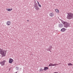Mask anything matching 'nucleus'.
Segmentation results:
<instances>
[{
	"label": "nucleus",
	"mask_w": 73,
	"mask_h": 73,
	"mask_svg": "<svg viewBox=\"0 0 73 73\" xmlns=\"http://www.w3.org/2000/svg\"><path fill=\"white\" fill-rule=\"evenodd\" d=\"M0 53L2 56H5L6 54V52L5 50L0 48Z\"/></svg>",
	"instance_id": "1"
},
{
	"label": "nucleus",
	"mask_w": 73,
	"mask_h": 73,
	"mask_svg": "<svg viewBox=\"0 0 73 73\" xmlns=\"http://www.w3.org/2000/svg\"><path fill=\"white\" fill-rule=\"evenodd\" d=\"M73 14L72 13H68V15L67 16V18L68 19L70 20L73 18Z\"/></svg>",
	"instance_id": "2"
},
{
	"label": "nucleus",
	"mask_w": 73,
	"mask_h": 73,
	"mask_svg": "<svg viewBox=\"0 0 73 73\" xmlns=\"http://www.w3.org/2000/svg\"><path fill=\"white\" fill-rule=\"evenodd\" d=\"M61 21L62 23L64 24V27H65V28H68L69 26V23L66 22H64L63 21Z\"/></svg>",
	"instance_id": "3"
},
{
	"label": "nucleus",
	"mask_w": 73,
	"mask_h": 73,
	"mask_svg": "<svg viewBox=\"0 0 73 73\" xmlns=\"http://www.w3.org/2000/svg\"><path fill=\"white\" fill-rule=\"evenodd\" d=\"M34 7H35V9L36 11H38L40 9V8H38L37 4L35 5Z\"/></svg>",
	"instance_id": "4"
},
{
	"label": "nucleus",
	"mask_w": 73,
	"mask_h": 73,
	"mask_svg": "<svg viewBox=\"0 0 73 73\" xmlns=\"http://www.w3.org/2000/svg\"><path fill=\"white\" fill-rule=\"evenodd\" d=\"M6 62L5 60H4L2 62H0V64L1 65V66H3V65H5V63Z\"/></svg>",
	"instance_id": "5"
},
{
	"label": "nucleus",
	"mask_w": 73,
	"mask_h": 73,
	"mask_svg": "<svg viewBox=\"0 0 73 73\" xmlns=\"http://www.w3.org/2000/svg\"><path fill=\"white\" fill-rule=\"evenodd\" d=\"M9 63H10V64H12V63L13 62V59L11 58H10L9 60Z\"/></svg>",
	"instance_id": "6"
},
{
	"label": "nucleus",
	"mask_w": 73,
	"mask_h": 73,
	"mask_svg": "<svg viewBox=\"0 0 73 73\" xmlns=\"http://www.w3.org/2000/svg\"><path fill=\"white\" fill-rule=\"evenodd\" d=\"M11 22L10 21H7L6 23L7 25L9 26L11 25Z\"/></svg>",
	"instance_id": "7"
},
{
	"label": "nucleus",
	"mask_w": 73,
	"mask_h": 73,
	"mask_svg": "<svg viewBox=\"0 0 73 73\" xmlns=\"http://www.w3.org/2000/svg\"><path fill=\"white\" fill-rule=\"evenodd\" d=\"M50 16V17H53L54 16V13H51L49 14Z\"/></svg>",
	"instance_id": "8"
},
{
	"label": "nucleus",
	"mask_w": 73,
	"mask_h": 73,
	"mask_svg": "<svg viewBox=\"0 0 73 73\" xmlns=\"http://www.w3.org/2000/svg\"><path fill=\"white\" fill-rule=\"evenodd\" d=\"M65 31H66V29H65L64 28H62L61 30V31L62 32H64Z\"/></svg>",
	"instance_id": "9"
},
{
	"label": "nucleus",
	"mask_w": 73,
	"mask_h": 73,
	"mask_svg": "<svg viewBox=\"0 0 73 73\" xmlns=\"http://www.w3.org/2000/svg\"><path fill=\"white\" fill-rule=\"evenodd\" d=\"M12 9H8V8L6 9V10L7 11H9V12L11 11L12 10Z\"/></svg>",
	"instance_id": "10"
},
{
	"label": "nucleus",
	"mask_w": 73,
	"mask_h": 73,
	"mask_svg": "<svg viewBox=\"0 0 73 73\" xmlns=\"http://www.w3.org/2000/svg\"><path fill=\"white\" fill-rule=\"evenodd\" d=\"M52 48V46H51L49 47V49H48L47 50H49V51H50L51 52V51H50V50H51V49Z\"/></svg>",
	"instance_id": "11"
},
{
	"label": "nucleus",
	"mask_w": 73,
	"mask_h": 73,
	"mask_svg": "<svg viewBox=\"0 0 73 73\" xmlns=\"http://www.w3.org/2000/svg\"><path fill=\"white\" fill-rule=\"evenodd\" d=\"M58 26L60 27V28H62V27H63V25L62 24H60Z\"/></svg>",
	"instance_id": "12"
},
{
	"label": "nucleus",
	"mask_w": 73,
	"mask_h": 73,
	"mask_svg": "<svg viewBox=\"0 0 73 73\" xmlns=\"http://www.w3.org/2000/svg\"><path fill=\"white\" fill-rule=\"evenodd\" d=\"M68 66H73V64H72L71 63H68Z\"/></svg>",
	"instance_id": "13"
},
{
	"label": "nucleus",
	"mask_w": 73,
	"mask_h": 73,
	"mask_svg": "<svg viewBox=\"0 0 73 73\" xmlns=\"http://www.w3.org/2000/svg\"><path fill=\"white\" fill-rule=\"evenodd\" d=\"M47 69H48V67H45L44 68V70L45 71Z\"/></svg>",
	"instance_id": "14"
},
{
	"label": "nucleus",
	"mask_w": 73,
	"mask_h": 73,
	"mask_svg": "<svg viewBox=\"0 0 73 73\" xmlns=\"http://www.w3.org/2000/svg\"><path fill=\"white\" fill-rule=\"evenodd\" d=\"M37 3H38V4L39 7H41V5H40V3H39V2L38 1H37Z\"/></svg>",
	"instance_id": "15"
},
{
	"label": "nucleus",
	"mask_w": 73,
	"mask_h": 73,
	"mask_svg": "<svg viewBox=\"0 0 73 73\" xmlns=\"http://www.w3.org/2000/svg\"><path fill=\"white\" fill-rule=\"evenodd\" d=\"M55 11H56L57 13H59V10H58L57 9H56Z\"/></svg>",
	"instance_id": "16"
},
{
	"label": "nucleus",
	"mask_w": 73,
	"mask_h": 73,
	"mask_svg": "<svg viewBox=\"0 0 73 73\" xmlns=\"http://www.w3.org/2000/svg\"><path fill=\"white\" fill-rule=\"evenodd\" d=\"M57 65H58V64H53L52 66H56Z\"/></svg>",
	"instance_id": "17"
},
{
	"label": "nucleus",
	"mask_w": 73,
	"mask_h": 73,
	"mask_svg": "<svg viewBox=\"0 0 73 73\" xmlns=\"http://www.w3.org/2000/svg\"><path fill=\"white\" fill-rule=\"evenodd\" d=\"M53 66V64H52V63H50L49 64V66Z\"/></svg>",
	"instance_id": "18"
},
{
	"label": "nucleus",
	"mask_w": 73,
	"mask_h": 73,
	"mask_svg": "<svg viewBox=\"0 0 73 73\" xmlns=\"http://www.w3.org/2000/svg\"><path fill=\"white\" fill-rule=\"evenodd\" d=\"M44 70L42 69V68H40L39 70L40 72H42Z\"/></svg>",
	"instance_id": "19"
},
{
	"label": "nucleus",
	"mask_w": 73,
	"mask_h": 73,
	"mask_svg": "<svg viewBox=\"0 0 73 73\" xmlns=\"http://www.w3.org/2000/svg\"><path fill=\"white\" fill-rule=\"evenodd\" d=\"M27 21H29V20H27Z\"/></svg>",
	"instance_id": "20"
}]
</instances>
